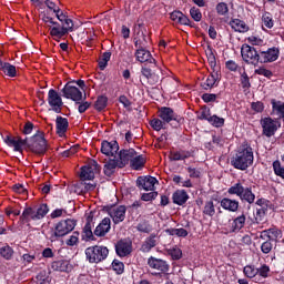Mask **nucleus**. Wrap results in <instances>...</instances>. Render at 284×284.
<instances>
[{
    "instance_id": "f257e3e1",
    "label": "nucleus",
    "mask_w": 284,
    "mask_h": 284,
    "mask_svg": "<svg viewBox=\"0 0 284 284\" xmlns=\"http://www.w3.org/2000/svg\"><path fill=\"white\" fill-rule=\"evenodd\" d=\"M4 143L9 148H13L14 152H23V148H29L34 154H44L48 148L45 138L43 135L36 134L29 141L21 138H12L11 135H6L3 138Z\"/></svg>"
},
{
    "instance_id": "f03ea898",
    "label": "nucleus",
    "mask_w": 284,
    "mask_h": 284,
    "mask_svg": "<svg viewBox=\"0 0 284 284\" xmlns=\"http://www.w3.org/2000/svg\"><path fill=\"white\" fill-rule=\"evenodd\" d=\"M254 163V151L252 148H240L235 155L231 159V165L235 170L245 171Z\"/></svg>"
},
{
    "instance_id": "7ed1b4c3",
    "label": "nucleus",
    "mask_w": 284,
    "mask_h": 284,
    "mask_svg": "<svg viewBox=\"0 0 284 284\" xmlns=\"http://www.w3.org/2000/svg\"><path fill=\"white\" fill-rule=\"evenodd\" d=\"M77 227V221L72 219L62 220L58 222L53 229L49 232V240L51 243H54V241H59V239H62V236H68L72 230Z\"/></svg>"
},
{
    "instance_id": "20e7f679",
    "label": "nucleus",
    "mask_w": 284,
    "mask_h": 284,
    "mask_svg": "<svg viewBox=\"0 0 284 284\" xmlns=\"http://www.w3.org/2000/svg\"><path fill=\"white\" fill-rule=\"evenodd\" d=\"M227 192L229 194H234L235 196H239V199H241L245 203H248L250 205H252V203L256 201V195L254 194V192H252V186H245L242 181L233 184Z\"/></svg>"
},
{
    "instance_id": "39448f33",
    "label": "nucleus",
    "mask_w": 284,
    "mask_h": 284,
    "mask_svg": "<svg viewBox=\"0 0 284 284\" xmlns=\"http://www.w3.org/2000/svg\"><path fill=\"white\" fill-rule=\"evenodd\" d=\"M110 251L105 246L94 245L85 248V256L89 263H101L108 258Z\"/></svg>"
},
{
    "instance_id": "423d86ee",
    "label": "nucleus",
    "mask_w": 284,
    "mask_h": 284,
    "mask_svg": "<svg viewBox=\"0 0 284 284\" xmlns=\"http://www.w3.org/2000/svg\"><path fill=\"white\" fill-rule=\"evenodd\" d=\"M241 54L245 63L251 65H258V63H261V54H258V51H256L252 45L243 44L241 48Z\"/></svg>"
},
{
    "instance_id": "0eeeda50",
    "label": "nucleus",
    "mask_w": 284,
    "mask_h": 284,
    "mask_svg": "<svg viewBox=\"0 0 284 284\" xmlns=\"http://www.w3.org/2000/svg\"><path fill=\"white\" fill-rule=\"evenodd\" d=\"M64 99H71V101H74L75 103H79V101H83V93L74 83H67L64 88L62 89Z\"/></svg>"
},
{
    "instance_id": "6e6552de",
    "label": "nucleus",
    "mask_w": 284,
    "mask_h": 284,
    "mask_svg": "<svg viewBox=\"0 0 284 284\" xmlns=\"http://www.w3.org/2000/svg\"><path fill=\"white\" fill-rule=\"evenodd\" d=\"M261 125H262L264 136H267L268 139L274 136V134H276V130L281 128V124H278V122H276L272 118L262 119Z\"/></svg>"
},
{
    "instance_id": "1a4fd4ad",
    "label": "nucleus",
    "mask_w": 284,
    "mask_h": 284,
    "mask_svg": "<svg viewBox=\"0 0 284 284\" xmlns=\"http://www.w3.org/2000/svg\"><path fill=\"white\" fill-rule=\"evenodd\" d=\"M245 214L235 217L233 221L230 220L229 227L224 229V234H236L241 232V230L245 227Z\"/></svg>"
},
{
    "instance_id": "9d476101",
    "label": "nucleus",
    "mask_w": 284,
    "mask_h": 284,
    "mask_svg": "<svg viewBox=\"0 0 284 284\" xmlns=\"http://www.w3.org/2000/svg\"><path fill=\"white\" fill-rule=\"evenodd\" d=\"M115 252L121 258L130 256L132 254V241L129 239L120 240L115 244Z\"/></svg>"
},
{
    "instance_id": "9b49d317",
    "label": "nucleus",
    "mask_w": 284,
    "mask_h": 284,
    "mask_svg": "<svg viewBox=\"0 0 284 284\" xmlns=\"http://www.w3.org/2000/svg\"><path fill=\"white\" fill-rule=\"evenodd\" d=\"M48 103L52 106V110L57 112V114L61 112V108L63 106V100L54 89L49 90Z\"/></svg>"
},
{
    "instance_id": "f8f14e48",
    "label": "nucleus",
    "mask_w": 284,
    "mask_h": 284,
    "mask_svg": "<svg viewBox=\"0 0 284 284\" xmlns=\"http://www.w3.org/2000/svg\"><path fill=\"white\" fill-rule=\"evenodd\" d=\"M101 152L102 154H105V156L116 159L119 156V143H116V141H103L101 144Z\"/></svg>"
},
{
    "instance_id": "ddd939ff",
    "label": "nucleus",
    "mask_w": 284,
    "mask_h": 284,
    "mask_svg": "<svg viewBox=\"0 0 284 284\" xmlns=\"http://www.w3.org/2000/svg\"><path fill=\"white\" fill-rule=\"evenodd\" d=\"M159 183V180L153 176L138 178L136 185L140 190H145L146 192H154V186Z\"/></svg>"
},
{
    "instance_id": "4468645a",
    "label": "nucleus",
    "mask_w": 284,
    "mask_h": 284,
    "mask_svg": "<svg viewBox=\"0 0 284 284\" xmlns=\"http://www.w3.org/2000/svg\"><path fill=\"white\" fill-rule=\"evenodd\" d=\"M159 116L164 123H172V121H181V118L172 110V108L162 106L159 110Z\"/></svg>"
},
{
    "instance_id": "2eb2a0df",
    "label": "nucleus",
    "mask_w": 284,
    "mask_h": 284,
    "mask_svg": "<svg viewBox=\"0 0 284 284\" xmlns=\"http://www.w3.org/2000/svg\"><path fill=\"white\" fill-rule=\"evenodd\" d=\"M125 212H126V209L123 205L113 206L109 210V215L111 216L113 223H115L116 225L125 221Z\"/></svg>"
},
{
    "instance_id": "dca6fc26",
    "label": "nucleus",
    "mask_w": 284,
    "mask_h": 284,
    "mask_svg": "<svg viewBox=\"0 0 284 284\" xmlns=\"http://www.w3.org/2000/svg\"><path fill=\"white\" fill-rule=\"evenodd\" d=\"M136 155V152L134 149H124L121 150L118 154V160L120 161V168H125L128 163H132L134 156Z\"/></svg>"
},
{
    "instance_id": "f3484780",
    "label": "nucleus",
    "mask_w": 284,
    "mask_h": 284,
    "mask_svg": "<svg viewBox=\"0 0 284 284\" xmlns=\"http://www.w3.org/2000/svg\"><path fill=\"white\" fill-rule=\"evenodd\" d=\"M134 57L136 61H139V63H154V58H152V53L145 48L136 49Z\"/></svg>"
},
{
    "instance_id": "a211bd4d",
    "label": "nucleus",
    "mask_w": 284,
    "mask_h": 284,
    "mask_svg": "<svg viewBox=\"0 0 284 284\" xmlns=\"http://www.w3.org/2000/svg\"><path fill=\"white\" fill-rule=\"evenodd\" d=\"M278 59V49L272 48L260 53V63H272Z\"/></svg>"
},
{
    "instance_id": "6ab92c4d",
    "label": "nucleus",
    "mask_w": 284,
    "mask_h": 284,
    "mask_svg": "<svg viewBox=\"0 0 284 284\" xmlns=\"http://www.w3.org/2000/svg\"><path fill=\"white\" fill-rule=\"evenodd\" d=\"M148 265L152 270H158L159 272H169L170 265H168V262L161 260V258H155V257H149L148 260Z\"/></svg>"
},
{
    "instance_id": "aec40b11",
    "label": "nucleus",
    "mask_w": 284,
    "mask_h": 284,
    "mask_svg": "<svg viewBox=\"0 0 284 284\" xmlns=\"http://www.w3.org/2000/svg\"><path fill=\"white\" fill-rule=\"evenodd\" d=\"M116 168H121V162L119 158H111L104 164V174L105 176H112L114 172H116Z\"/></svg>"
},
{
    "instance_id": "412c9836",
    "label": "nucleus",
    "mask_w": 284,
    "mask_h": 284,
    "mask_svg": "<svg viewBox=\"0 0 284 284\" xmlns=\"http://www.w3.org/2000/svg\"><path fill=\"white\" fill-rule=\"evenodd\" d=\"M111 230V221L110 217H104L101 223L95 227L94 234L95 236H105L108 232Z\"/></svg>"
},
{
    "instance_id": "4be33fe9",
    "label": "nucleus",
    "mask_w": 284,
    "mask_h": 284,
    "mask_svg": "<svg viewBox=\"0 0 284 284\" xmlns=\"http://www.w3.org/2000/svg\"><path fill=\"white\" fill-rule=\"evenodd\" d=\"M170 18L174 21V23H180V26H190L192 28V21L181 11H173Z\"/></svg>"
},
{
    "instance_id": "5701e85b",
    "label": "nucleus",
    "mask_w": 284,
    "mask_h": 284,
    "mask_svg": "<svg viewBox=\"0 0 284 284\" xmlns=\"http://www.w3.org/2000/svg\"><path fill=\"white\" fill-rule=\"evenodd\" d=\"M97 166H98L97 162H93V164L90 166H83L81 169V174H80L81 179L83 181H92V179H94V172H97Z\"/></svg>"
},
{
    "instance_id": "b1692460",
    "label": "nucleus",
    "mask_w": 284,
    "mask_h": 284,
    "mask_svg": "<svg viewBox=\"0 0 284 284\" xmlns=\"http://www.w3.org/2000/svg\"><path fill=\"white\" fill-rule=\"evenodd\" d=\"M190 199L185 190H178L173 193L172 200L175 205H185Z\"/></svg>"
},
{
    "instance_id": "393cba45",
    "label": "nucleus",
    "mask_w": 284,
    "mask_h": 284,
    "mask_svg": "<svg viewBox=\"0 0 284 284\" xmlns=\"http://www.w3.org/2000/svg\"><path fill=\"white\" fill-rule=\"evenodd\" d=\"M133 41L136 49L148 48L150 37H148L143 31H139Z\"/></svg>"
},
{
    "instance_id": "a878e982",
    "label": "nucleus",
    "mask_w": 284,
    "mask_h": 284,
    "mask_svg": "<svg viewBox=\"0 0 284 284\" xmlns=\"http://www.w3.org/2000/svg\"><path fill=\"white\" fill-rule=\"evenodd\" d=\"M68 125H69L68 119L63 116H57L55 128H57V134H59V136H63V134L68 132Z\"/></svg>"
},
{
    "instance_id": "bb28decb",
    "label": "nucleus",
    "mask_w": 284,
    "mask_h": 284,
    "mask_svg": "<svg viewBox=\"0 0 284 284\" xmlns=\"http://www.w3.org/2000/svg\"><path fill=\"white\" fill-rule=\"evenodd\" d=\"M230 26L234 32H247L250 30V27L241 19L231 20Z\"/></svg>"
},
{
    "instance_id": "cd10ccee",
    "label": "nucleus",
    "mask_w": 284,
    "mask_h": 284,
    "mask_svg": "<svg viewBox=\"0 0 284 284\" xmlns=\"http://www.w3.org/2000/svg\"><path fill=\"white\" fill-rule=\"evenodd\" d=\"M65 34H68L65 29H63L62 26L59 24V22L50 29V36L54 39V41L63 39Z\"/></svg>"
},
{
    "instance_id": "c85d7f7f",
    "label": "nucleus",
    "mask_w": 284,
    "mask_h": 284,
    "mask_svg": "<svg viewBox=\"0 0 284 284\" xmlns=\"http://www.w3.org/2000/svg\"><path fill=\"white\" fill-rule=\"evenodd\" d=\"M221 207L227 210L229 212H236L239 210V201L224 197L221 201Z\"/></svg>"
},
{
    "instance_id": "c756f323",
    "label": "nucleus",
    "mask_w": 284,
    "mask_h": 284,
    "mask_svg": "<svg viewBox=\"0 0 284 284\" xmlns=\"http://www.w3.org/2000/svg\"><path fill=\"white\" fill-rule=\"evenodd\" d=\"M273 115L284 120V102L272 100Z\"/></svg>"
},
{
    "instance_id": "7c9ffc66",
    "label": "nucleus",
    "mask_w": 284,
    "mask_h": 284,
    "mask_svg": "<svg viewBox=\"0 0 284 284\" xmlns=\"http://www.w3.org/2000/svg\"><path fill=\"white\" fill-rule=\"evenodd\" d=\"M20 219L27 223H30V221H39L37 211H34L32 207L24 209Z\"/></svg>"
},
{
    "instance_id": "2f4dec72",
    "label": "nucleus",
    "mask_w": 284,
    "mask_h": 284,
    "mask_svg": "<svg viewBox=\"0 0 284 284\" xmlns=\"http://www.w3.org/2000/svg\"><path fill=\"white\" fill-rule=\"evenodd\" d=\"M0 70L7 75V77H11L14 78L17 77V67L12 65L8 62H2L0 64Z\"/></svg>"
},
{
    "instance_id": "473e14b6",
    "label": "nucleus",
    "mask_w": 284,
    "mask_h": 284,
    "mask_svg": "<svg viewBox=\"0 0 284 284\" xmlns=\"http://www.w3.org/2000/svg\"><path fill=\"white\" fill-rule=\"evenodd\" d=\"M131 168L132 170H141L143 165H145V156L135 153L133 160L131 161Z\"/></svg>"
},
{
    "instance_id": "72a5a7b5",
    "label": "nucleus",
    "mask_w": 284,
    "mask_h": 284,
    "mask_svg": "<svg viewBox=\"0 0 284 284\" xmlns=\"http://www.w3.org/2000/svg\"><path fill=\"white\" fill-rule=\"evenodd\" d=\"M216 81H219V71L213 70V72L204 82V90H210L211 88H214V85H216Z\"/></svg>"
},
{
    "instance_id": "f704fd0d",
    "label": "nucleus",
    "mask_w": 284,
    "mask_h": 284,
    "mask_svg": "<svg viewBox=\"0 0 284 284\" xmlns=\"http://www.w3.org/2000/svg\"><path fill=\"white\" fill-rule=\"evenodd\" d=\"M191 153L187 151H175L171 152L170 159L171 161H185V159H190Z\"/></svg>"
},
{
    "instance_id": "c9c22d12",
    "label": "nucleus",
    "mask_w": 284,
    "mask_h": 284,
    "mask_svg": "<svg viewBox=\"0 0 284 284\" xmlns=\"http://www.w3.org/2000/svg\"><path fill=\"white\" fill-rule=\"evenodd\" d=\"M152 247H156V239L154 236H151L144 241L141 246V251L148 253L152 250Z\"/></svg>"
},
{
    "instance_id": "e433bc0d",
    "label": "nucleus",
    "mask_w": 284,
    "mask_h": 284,
    "mask_svg": "<svg viewBox=\"0 0 284 284\" xmlns=\"http://www.w3.org/2000/svg\"><path fill=\"white\" fill-rule=\"evenodd\" d=\"M166 234L170 236H179L182 239H185L187 236V230L181 227V229H168Z\"/></svg>"
},
{
    "instance_id": "4c0bfd02",
    "label": "nucleus",
    "mask_w": 284,
    "mask_h": 284,
    "mask_svg": "<svg viewBox=\"0 0 284 284\" xmlns=\"http://www.w3.org/2000/svg\"><path fill=\"white\" fill-rule=\"evenodd\" d=\"M51 267L55 272H65V270H68V262H65V260L54 261L51 264Z\"/></svg>"
},
{
    "instance_id": "58836bf2",
    "label": "nucleus",
    "mask_w": 284,
    "mask_h": 284,
    "mask_svg": "<svg viewBox=\"0 0 284 284\" xmlns=\"http://www.w3.org/2000/svg\"><path fill=\"white\" fill-rule=\"evenodd\" d=\"M13 255L14 251L12 250V247H10V245H6L0 248V256H2V258H6V261H10Z\"/></svg>"
},
{
    "instance_id": "ea45409f",
    "label": "nucleus",
    "mask_w": 284,
    "mask_h": 284,
    "mask_svg": "<svg viewBox=\"0 0 284 284\" xmlns=\"http://www.w3.org/2000/svg\"><path fill=\"white\" fill-rule=\"evenodd\" d=\"M262 23L264 28H268V29L274 28V19L272 18V13L270 12L263 13Z\"/></svg>"
},
{
    "instance_id": "a19ab883",
    "label": "nucleus",
    "mask_w": 284,
    "mask_h": 284,
    "mask_svg": "<svg viewBox=\"0 0 284 284\" xmlns=\"http://www.w3.org/2000/svg\"><path fill=\"white\" fill-rule=\"evenodd\" d=\"M112 57L111 52H104L101 58L99 59V68L100 70H105L108 68V62L110 61Z\"/></svg>"
},
{
    "instance_id": "79ce46f5",
    "label": "nucleus",
    "mask_w": 284,
    "mask_h": 284,
    "mask_svg": "<svg viewBox=\"0 0 284 284\" xmlns=\"http://www.w3.org/2000/svg\"><path fill=\"white\" fill-rule=\"evenodd\" d=\"M209 123H211V125L214 128H223V125H225V119L217 115H211Z\"/></svg>"
},
{
    "instance_id": "37998d69",
    "label": "nucleus",
    "mask_w": 284,
    "mask_h": 284,
    "mask_svg": "<svg viewBox=\"0 0 284 284\" xmlns=\"http://www.w3.org/2000/svg\"><path fill=\"white\" fill-rule=\"evenodd\" d=\"M203 214H206V216H214V214H216V210L214 209V202L209 201L205 203Z\"/></svg>"
},
{
    "instance_id": "c03bdc74",
    "label": "nucleus",
    "mask_w": 284,
    "mask_h": 284,
    "mask_svg": "<svg viewBox=\"0 0 284 284\" xmlns=\"http://www.w3.org/2000/svg\"><path fill=\"white\" fill-rule=\"evenodd\" d=\"M215 10L220 17H225L230 12V8L227 7V3L220 2L216 4Z\"/></svg>"
},
{
    "instance_id": "a18cd8bd",
    "label": "nucleus",
    "mask_w": 284,
    "mask_h": 284,
    "mask_svg": "<svg viewBox=\"0 0 284 284\" xmlns=\"http://www.w3.org/2000/svg\"><path fill=\"white\" fill-rule=\"evenodd\" d=\"M83 239L90 241V239H94V233H92V223L87 222L83 227Z\"/></svg>"
},
{
    "instance_id": "49530a36",
    "label": "nucleus",
    "mask_w": 284,
    "mask_h": 284,
    "mask_svg": "<svg viewBox=\"0 0 284 284\" xmlns=\"http://www.w3.org/2000/svg\"><path fill=\"white\" fill-rule=\"evenodd\" d=\"M50 212V209L47 204H41L38 210L36 211V214L38 216V221H41V219H44L45 215Z\"/></svg>"
},
{
    "instance_id": "de8ad7c7",
    "label": "nucleus",
    "mask_w": 284,
    "mask_h": 284,
    "mask_svg": "<svg viewBox=\"0 0 284 284\" xmlns=\"http://www.w3.org/2000/svg\"><path fill=\"white\" fill-rule=\"evenodd\" d=\"M273 170L276 176L284 179V168L281 165V161L276 160L273 162Z\"/></svg>"
},
{
    "instance_id": "09e8293b",
    "label": "nucleus",
    "mask_w": 284,
    "mask_h": 284,
    "mask_svg": "<svg viewBox=\"0 0 284 284\" xmlns=\"http://www.w3.org/2000/svg\"><path fill=\"white\" fill-rule=\"evenodd\" d=\"M190 14H191V19H193V21H201V19H203V13H201V9L196 8V7H192L190 9Z\"/></svg>"
},
{
    "instance_id": "8fccbe9b",
    "label": "nucleus",
    "mask_w": 284,
    "mask_h": 284,
    "mask_svg": "<svg viewBox=\"0 0 284 284\" xmlns=\"http://www.w3.org/2000/svg\"><path fill=\"white\" fill-rule=\"evenodd\" d=\"M151 128H153V130H155L156 132H161V130H163V128H165V123L163 120L160 119H153L150 122Z\"/></svg>"
},
{
    "instance_id": "3c124183",
    "label": "nucleus",
    "mask_w": 284,
    "mask_h": 284,
    "mask_svg": "<svg viewBox=\"0 0 284 284\" xmlns=\"http://www.w3.org/2000/svg\"><path fill=\"white\" fill-rule=\"evenodd\" d=\"M268 234H270V241H278L283 236V233L281 230L273 227L268 229Z\"/></svg>"
},
{
    "instance_id": "603ef678",
    "label": "nucleus",
    "mask_w": 284,
    "mask_h": 284,
    "mask_svg": "<svg viewBox=\"0 0 284 284\" xmlns=\"http://www.w3.org/2000/svg\"><path fill=\"white\" fill-rule=\"evenodd\" d=\"M108 105V98L101 95L98 98V100L95 101V110H99L101 112V110H105V106Z\"/></svg>"
},
{
    "instance_id": "864d4df0",
    "label": "nucleus",
    "mask_w": 284,
    "mask_h": 284,
    "mask_svg": "<svg viewBox=\"0 0 284 284\" xmlns=\"http://www.w3.org/2000/svg\"><path fill=\"white\" fill-rule=\"evenodd\" d=\"M206 57L209 65L212 68V70H216V57L214 55V52H212V49L206 51Z\"/></svg>"
},
{
    "instance_id": "5fc2aeb1",
    "label": "nucleus",
    "mask_w": 284,
    "mask_h": 284,
    "mask_svg": "<svg viewBox=\"0 0 284 284\" xmlns=\"http://www.w3.org/2000/svg\"><path fill=\"white\" fill-rule=\"evenodd\" d=\"M169 254L173 258V261H179L183 256V252L179 247H173L169 250Z\"/></svg>"
},
{
    "instance_id": "6e6d98bb",
    "label": "nucleus",
    "mask_w": 284,
    "mask_h": 284,
    "mask_svg": "<svg viewBox=\"0 0 284 284\" xmlns=\"http://www.w3.org/2000/svg\"><path fill=\"white\" fill-rule=\"evenodd\" d=\"M244 274L247 278H254V276L258 274V270L254 268L252 265H247L244 267Z\"/></svg>"
},
{
    "instance_id": "4d7b16f0",
    "label": "nucleus",
    "mask_w": 284,
    "mask_h": 284,
    "mask_svg": "<svg viewBox=\"0 0 284 284\" xmlns=\"http://www.w3.org/2000/svg\"><path fill=\"white\" fill-rule=\"evenodd\" d=\"M112 267H113L114 272H116V274H123V270H124L125 265L123 264V262H121L119 260H114L112 262Z\"/></svg>"
},
{
    "instance_id": "13d9d810",
    "label": "nucleus",
    "mask_w": 284,
    "mask_h": 284,
    "mask_svg": "<svg viewBox=\"0 0 284 284\" xmlns=\"http://www.w3.org/2000/svg\"><path fill=\"white\" fill-rule=\"evenodd\" d=\"M256 270L257 274L262 276V278H267V276H270V266H267L266 264H263L260 268Z\"/></svg>"
},
{
    "instance_id": "bf43d9fd",
    "label": "nucleus",
    "mask_w": 284,
    "mask_h": 284,
    "mask_svg": "<svg viewBox=\"0 0 284 284\" xmlns=\"http://www.w3.org/2000/svg\"><path fill=\"white\" fill-rule=\"evenodd\" d=\"M62 28L64 31L68 32H72V29L74 28V23L72 22V19L67 18L63 22H62Z\"/></svg>"
},
{
    "instance_id": "052dcab7",
    "label": "nucleus",
    "mask_w": 284,
    "mask_h": 284,
    "mask_svg": "<svg viewBox=\"0 0 284 284\" xmlns=\"http://www.w3.org/2000/svg\"><path fill=\"white\" fill-rule=\"evenodd\" d=\"M79 243V232H73V234L67 241V245L74 247Z\"/></svg>"
},
{
    "instance_id": "680f3d73",
    "label": "nucleus",
    "mask_w": 284,
    "mask_h": 284,
    "mask_svg": "<svg viewBox=\"0 0 284 284\" xmlns=\"http://www.w3.org/2000/svg\"><path fill=\"white\" fill-rule=\"evenodd\" d=\"M272 242L270 240H266L264 243L261 245V250L263 254H270L272 252Z\"/></svg>"
},
{
    "instance_id": "e2e57ef3",
    "label": "nucleus",
    "mask_w": 284,
    "mask_h": 284,
    "mask_svg": "<svg viewBox=\"0 0 284 284\" xmlns=\"http://www.w3.org/2000/svg\"><path fill=\"white\" fill-rule=\"evenodd\" d=\"M156 196H159L158 192H150V193H143L141 199L142 201H154V199H156Z\"/></svg>"
},
{
    "instance_id": "0e129e2a",
    "label": "nucleus",
    "mask_w": 284,
    "mask_h": 284,
    "mask_svg": "<svg viewBox=\"0 0 284 284\" xmlns=\"http://www.w3.org/2000/svg\"><path fill=\"white\" fill-rule=\"evenodd\" d=\"M255 74H260L261 77H266V79H271L272 71H270L265 68H258L255 70Z\"/></svg>"
},
{
    "instance_id": "69168bd1",
    "label": "nucleus",
    "mask_w": 284,
    "mask_h": 284,
    "mask_svg": "<svg viewBox=\"0 0 284 284\" xmlns=\"http://www.w3.org/2000/svg\"><path fill=\"white\" fill-rule=\"evenodd\" d=\"M202 100L204 101V103H214V101H216V94H214V93H204L202 95Z\"/></svg>"
},
{
    "instance_id": "338daca9",
    "label": "nucleus",
    "mask_w": 284,
    "mask_h": 284,
    "mask_svg": "<svg viewBox=\"0 0 284 284\" xmlns=\"http://www.w3.org/2000/svg\"><path fill=\"white\" fill-rule=\"evenodd\" d=\"M241 83H242V88H250L251 84H250V77H247V73H242V77H241Z\"/></svg>"
},
{
    "instance_id": "774afa93",
    "label": "nucleus",
    "mask_w": 284,
    "mask_h": 284,
    "mask_svg": "<svg viewBox=\"0 0 284 284\" xmlns=\"http://www.w3.org/2000/svg\"><path fill=\"white\" fill-rule=\"evenodd\" d=\"M138 230L139 232L148 233L151 232L152 227L149 226L148 222H142L138 225Z\"/></svg>"
}]
</instances>
